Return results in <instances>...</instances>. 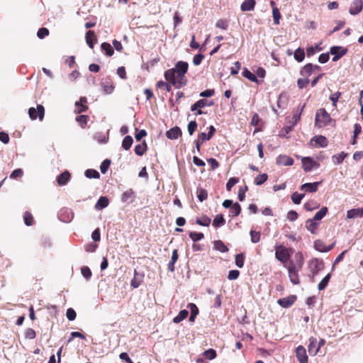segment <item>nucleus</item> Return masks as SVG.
Masks as SVG:
<instances>
[{
  "label": "nucleus",
  "mask_w": 363,
  "mask_h": 363,
  "mask_svg": "<svg viewBox=\"0 0 363 363\" xmlns=\"http://www.w3.org/2000/svg\"><path fill=\"white\" fill-rule=\"evenodd\" d=\"M296 262L291 261L287 267L288 274L291 282L293 284H298L300 283L298 277V272L301 269L303 264V258L301 253L298 252L295 255Z\"/></svg>",
  "instance_id": "nucleus-1"
},
{
  "label": "nucleus",
  "mask_w": 363,
  "mask_h": 363,
  "mask_svg": "<svg viewBox=\"0 0 363 363\" xmlns=\"http://www.w3.org/2000/svg\"><path fill=\"white\" fill-rule=\"evenodd\" d=\"M188 67L189 65L186 62L179 61L173 68L177 74V77L179 78V86H184L186 84L184 74L186 73Z\"/></svg>",
  "instance_id": "nucleus-2"
},
{
  "label": "nucleus",
  "mask_w": 363,
  "mask_h": 363,
  "mask_svg": "<svg viewBox=\"0 0 363 363\" xmlns=\"http://www.w3.org/2000/svg\"><path fill=\"white\" fill-rule=\"evenodd\" d=\"M331 121L330 114L324 109L320 108L315 114V125L318 128L325 126L329 124Z\"/></svg>",
  "instance_id": "nucleus-3"
},
{
  "label": "nucleus",
  "mask_w": 363,
  "mask_h": 363,
  "mask_svg": "<svg viewBox=\"0 0 363 363\" xmlns=\"http://www.w3.org/2000/svg\"><path fill=\"white\" fill-rule=\"evenodd\" d=\"M275 257L279 261L285 264L289 259L290 255L287 248L282 245H279L276 247ZM284 267L286 266L284 265Z\"/></svg>",
  "instance_id": "nucleus-4"
},
{
  "label": "nucleus",
  "mask_w": 363,
  "mask_h": 363,
  "mask_svg": "<svg viewBox=\"0 0 363 363\" xmlns=\"http://www.w3.org/2000/svg\"><path fill=\"white\" fill-rule=\"evenodd\" d=\"M28 115L31 120H35L38 117L40 121H43L45 115V109L42 105H38L35 108L31 107L28 109Z\"/></svg>",
  "instance_id": "nucleus-5"
},
{
  "label": "nucleus",
  "mask_w": 363,
  "mask_h": 363,
  "mask_svg": "<svg viewBox=\"0 0 363 363\" xmlns=\"http://www.w3.org/2000/svg\"><path fill=\"white\" fill-rule=\"evenodd\" d=\"M302 164L303 170L306 172H311L313 169H318L320 167V164L310 157H303L302 159Z\"/></svg>",
  "instance_id": "nucleus-6"
},
{
  "label": "nucleus",
  "mask_w": 363,
  "mask_h": 363,
  "mask_svg": "<svg viewBox=\"0 0 363 363\" xmlns=\"http://www.w3.org/2000/svg\"><path fill=\"white\" fill-rule=\"evenodd\" d=\"M177 75L174 69H169L164 72L165 79L171 82L176 88H180L182 86H179V78L176 79Z\"/></svg>",
  "instance_id": "nucleus-7"
},
{
  "label": "nucleus",
  "mask_w": 363,
  "mask_h": 363,
  "mask_svg": "<svg viewBox=\"0 0 363 363\" xmlns=\"http://www.w3.org/2000/svg\"><path fill=\"white\" fill-rule=\"evenodd\" d=\"M135 191L132 189H129L122 194L121 201L122 203H130L135 201Z\"/></svg>",
  "instance_id": "nucleus-8"
},
{
  "label": "nucleus",
  "mask_w": 363,
  "mask_h": 363,
  "mask_svg": "<svg viewBox=\"0 0 363 363\" xmlns=\"http://www.w3.org/2000/svg\"><path fill=\"white\" fill-rule=\"evenodd\" d=\"M311 271L313 276L316 275L320 270L323 269V262L322 260L313 259L310 263Z\"/></svg>",
  "instance_id": "nucleus-9"
},
{
  "label": "nucleus",
  "mask_w": 363,
  "mask_h": 363,
  "mask_svg": "<svg viewBox=\"0 0 363 363\" xmlns=\"http://www.w3.org/2000/svg\"><path fill=\"white\" fill-rule=\"evenodd\" d=\"M311 145L314 147H325L328 145V140L325 136H315L311 140Z\"/></svg>",
  "instance_id": "nucleus-10"
},
{
  "label": "nucleus",
  "mask_w": 363,
  "mask_h": 363,
  "mask_svg": "<svg viewBox=\"0 0 363 363\" xmlns=\"http://www.w3.org/2000/svg\"><path fill=\"white\" fill-rule=\"evenodd\" d=\"M363 8V1L362 0H354L352 2L349 12L351 15H357L358 14Z\"/></svg>",
  "instance_id": "nucleus-11"
},
{
  "label": "nucleus",
  "mask_w": 363,
  "mask_h": 363,
  "mask_svg": "<svg viewBox=\"0 0 363 363\" xmlns=\"http://www.w3.org/2000/svg\"><path fill=\"white\" fill-rule=\"evenodd\" d=\"M347 50L338 46H333L330 48V53L334 55L333 61L338 60L341 57L346 54Z\"/></svg>",
  "instance_id": "nucleus-12"
},
{
  "label": "nucleus",
  "mask_w": 363,
  "mask_h": 363,
  "mask_svg": "<svg viewBox=\"0 0 363 363\" xmlns=\"http://www.w3.org/2000/svg\"><path fill=\"white\" fill-rule=\"evenodd\" d=\"M334 247V244L326 246L325 244L320 240H317L314 242V248L320 252H327L331 250Z\"/></svg>",
  "instance_id": "nucleus-13"
},
{
  "label": "nucleus",
  "mask_w": 363,
  "mask_h": 363,
  "mask_svg": "<svg viewBox=\"0 0 363 363\" xmlns=\"http://www.w3.org/2000/svg\"><path fill=\"white\" fill-rule=\"evenodd\" d=\"M296 357L298 359L299 363H307L308 356L306 354V349L299 345L296 350Z\"/></svg>",
  "instance_id": "nucleus-14"
},
{
  "label": "nucleus",
  "mask_w": 363,
  "mask_h": 363,
  "mask_svg": "<svg viewBox=\"0 0 363 363\" xmlns=\"http://www.w3.org/2000/svg\"><path fill=\"white\" fill-rule=\"evenodd\" d=\"M296 299V297L294 295H291L286 298H279L277 301V303H279V305H280L283 308H288L294 303Z\"/></svg>",
  "instance_id": "nucleus-15"
},
{
  "label": "nucleus",
  "mask_w": 363,
  "mask_h": 363,
  "mask_svg": "<svg viewBox=\"0 0 363 363\" xmlns=\"http://www.w3.org/2000/svg\"><path fill=\"white\" fill-rule=\"evenodd\" d=\"M320 182L306 183L301 186L300 189L306 192H315Z\"/></svg>",
  "instance_id": "nucleus-16"
},
{
  "label": "nucleus",
  "mask_w": 363,
  "mask_h": 363,
  "mask_svg": "<svg viewBox=\"0 0 363 363\" xmlns=\"http://www.w3.org/2000/svg\"><path fill=\"white\" fill-rule=\"evenodd\" d=\"M317 345V340L314 337H311L309 339V345L308 347V352L311 355L315 356L318 352Z\"/></svg>",
  "instance_id": "nucleus-17"
},
{
  "label": "nucleus",
  "mask_w": 363,
  "mask_h": 363,
  "mask_svg": "<svg viewBox=\"0 0 363 363\" xmlns=\"http://www.w3.org/2000/svg\"><path fill=\"white\" fill-rule=\"evenodd\" d=\"M277 164L284 166H291L294 164V160L287 155H279L277 158Z\"/></svg>",
  "instance_id": "nucleus-18"
},
{
  "label": "nucleus",
  "mask_w": 363,
  "mask_h": 363,
  "mask_svg": "<svg viewBox=\"0 0 363 363\" xmlns=\"http://www.w3.org/2000/svg\"><path fill=\"white\" fill-rule=\"evenodd\" d=\"M144 275L143 274H139L136 270L134 272V277L131 280L130 285L134 289L139 287V286L142 284L143 281Z\"/></svg>",
  "instance_id": "nucleus-19"
},
{
  "label": "nucleus",
  "mask_w": 363,
  "mask_h": 363,
  "mask_svg": "<svg viewBox=\"0 0 363 363\" xmlns=\"http://www.w3.org/2000/svg\"><path fill=\"white\" fill-rule=\"evenodd\" d=\"M182 135V130L179 127H174L167 131L166 136L170 140H175Z\"/></svg>",
  "instance_id": "nucleus-20"
},
{
  "label": "nucleus",
  "mask_w": 363,
  "mask_h": 363,
  "mask_svg": "<svg viewBox=\"0 0 363 363\" xmlns=\"http://www.w3.org/2000/svg\"><path fill=\"white\" fill-rule=\"evenodd\" d=\"M86 103V99L85 97H81L79 101L75 103L76 106V112L77 113H80L84 112L87 110L88 107L84 105Z\"/></svg>",
  "instance_id": "nucleus-21"
},
{
  "label": "nucleus",
  "mask_w": 363,
  "mask_h": 363,
  "mask_svg": "<svg viewBox=\"0 0 363 363\" xmlns=\"http://www.w3.org/2000/svg\"><path fill=\"white\" fill-rule=\"evenodd\" d=\"M109 203V201L106 196H101L95 204V208L96 210H102L104 208L107 207Z\"/></svg>",
  "instance_id": "nucleus-22"
},
{
  "label": "nucleus",
  "mask_w": 363,
  "mask_h": 363,
  "mask_svg": "<svg viewBox=\"0 0 363 363\" xmlns=\"http://www.w3.org/2000/svg\"><path fill=\"white\" fill-rule=\"evenodd\" d=\"M255 6V0H245L241 4L240 9L242 11H250L254 10Z\"/></svg>",
  "instance_id": "nucleus-23"
},
{
  "label": "nucleus",
  "mask_w": 363,
  "mask_h": 363,
  "mask_svg": "<svg viewBox=\"0 0 363 363\" xmlns=\"http://www.w3.org/2000/svg\"><path fill=\"white\" fill-rule=\"evenodd\" d=\"M70 178V174L68 171H65L57 177V183L60 186L65 185Z\"/></svg>",
  "instance_id": "nucleus-24"
},
{
  "label": "nucleus",
  "mask_w": 363,
  "mask_h": 363,
  "mask_svg": "<svg viewBox=\"0 0 363 363\" xmlns=\"http://www.w3.org/2000/svg\"><path fill=\"white\" fill-rule=\"evenodd\" d=\"M318 225V223H317V220H314L313 218L308 219L306 222V229L313 234L315 233V229L317 228Z\"/></svg>",
  "instance_id": "nucleus-25"
},
{
  "label": "nucleus",
  "mask_w": 363,
  "mask_h": 363,
  "mask_svg": "<svg viewBox=\"0 0 363 363\" xmlns=\"http://www.w3.org/2000/svg\"><path fill=\"white\" fill-rule=\"evenodd\" d=\"M213 103L208 104L206 99H200L194 104L191 107V111H194L197 109H201L206 106H211Z\"/></svg>",
  "instance_id": "nucleus-26"
},
{
  "label": "nucleus",
  "mask_w": 363,
  "mask_h": 363,
  "mask_svg": "<svg viewBox=\"0 0 363 363\" xmlns=\"http://www.w3.org/2000/svg\"><path fill=\"white\" fill-rule=\"evenodd\" d=\"M304 107H305V104H303L302 106L299 105V106L298 107L296 113L294 115V116L291 118V121H290V123L292 124V125H295L298 123V121L300 120L301 115V113H302Z\"/></svg>",
  "instance_id": "nucleus-27"
},
{
  "label": "nucleus",
  "mask_w": 363,
  "mask_h": 363,
  "mask_svg": "<svg viewBox=\"0 0 363 363\" xmlns=\"http://www.w3.org/2000/svg\"><path fill=\"white\" fill-rule=\"evenodd\" d=\"M147 148V144L144 141L143 143L138 144L135 147V153L138 156H142L146 152Z\"/></svg>",
  "instance_id": "nucleus-28"
},
{
  "label": "nucleus",
  "mask_w": 363,
  "mask_h": 363,
  "mask_svg": "<svg viewBox=\"0 0 363 363\" xmlns=\"http://www.w3.org/2000/svg\"><path fill=\"white\" fill-rule=\"evenodd\" d=\"M225 223V220L222 214H218L215 216L213 220V225L215 228H219L224 225Z\"/></svg>",
  "instance_id": "nucleus-29"
},
{
  "label": "nucleus",
  "mask_w": 363,
  "mask_h": 363,
  "mask_svg": "<svg viewBox=\"0 0 363 363\" xmlns=\"http://www.w3.org/2000/svg\"><path fill=\"white\" fill-rule=\"evenodd\" d=\"M177 259H178L177 250H174L172 252L171 261L168 264V269L170 272H172L174 271V264Z\"/></svg>",
  "instance_id": "nucleus-30"
},
{
  "label": "nucleus",
  "mask_w": 363,
  "mask_h": 363,
  "mask_svg": "<svg viewBox=\"0 0 363 363\" xmlns=\"http://www.w3.org/2000/svg\"><path fill=\"white\" fill-rule=\"evenodd\" d=\"M347 156V154L345 153L344 152H342L341 153L337 154V155H334L332 157L333 162L335 164H340L343 162V160H345V158Z\"/></svg>",
  "instance_id": "nucleus-31"
},
{
  "label": "nucleus",
  "mask_w": 363,
  "mask_h": 363,
  "mask_svg": "<svg viewBox=\"0 0 363 363\" xmlns=\"http://www.w3.org/2000/svg\"><path fill=\"white\" fill-rule=\"evenodd\" d=\"M360 208H352L347 212V218L352 219L357 217H362L360 213Z\"/></svg>",
  "instance_id": "nucleus-32"
},
{
  "label": "nucleus",
  "mask_w": 363,
  "mask_h": 363,
  "mask_svg": "<svg viewBox=\"0 0 363 363\" xmlns=\"http://www.w3.org/2000/svg\"><path fill=\"white\" fill-rule=\"evenodd\" d=\"M211 219L206 216H203L202 217L198 218L196 220V224L202 226H208L211 224Z\"/></svg>",
  "instance_id": "nucleus-33"
},
{
  "label": "nucleus",
  "mask_w": 363,
  "mask_h": 363,
  "mask_svg": "<svg viewBox=\"0 0 363 363\" xmlns=\"http://www.w3.org/2000/svg\"><path fill=\"white\" fill-rule=\"evenodd\" d=\"M188 314H189V312L187 310H185V309L182 310L179 313V314L176 317H174V318L173 319V322L175 323H180L181 321L184 320L188 316Z\"/></svg>",
  "instance_id": "nucleus-34"
},
{
  "label": "nucleus",
  "mask_w": 363,
  "mask_h": 363,
  "mask_svg": "<svg viewBox=\"0 0 363 363\" xmlns=\"http://www.w3.org/2000/svg\"><path fill=\"white\" fill-rule=\"evenodd\" d=\"M133 143V138L130 135H126L122 142V147L124 150H128Z\"/></svg>",
  "instance_id": "nucleus-35"
},
{
  "label": "nucleus",
  "mask_w": 363,
  "mask_h": 363,
  "mask_svg": "<svg viewBox=\"0 0 363 363\" xmlns=\"http://www.w3.org/2000/svg\"><path fill=\"white\" fill-rule=\"evenodd\" d=\"M214 248L221 252H226L228 251V247L221 240H216L214 242Z\"/></svg>",
  "instance_id": "nucleus-36"
},
{
  "label": "nucleus",
  "mask_w": 363,
  "mask_h": 363,
  "mask_svg": "<svg viewBox=\"0 0 363 363\" xmlns=\"http://www.w3.org/2000/svg\"><path fill=\"white\" fill-rule=\"evenodd\" d=\"M313 65L311 63L306 65L301 71L302 76L308 77L310 76L313 72Z\"/></svg>",
  "instance_id": "nucleus-37"
},
{
  "label": "nucleus",
  "mask_w": 363,
  "mask_h": 363,
  "mask_svg": "<svg viewBox=\"0 0 363 363\" xmlns=\"http://www.w3.org/2000/svg\"><path fill=\"white\" fill-rule=\"evenodd\" d=\"M242 75L250 81L252 82H257V77L252 73L250 70H248L247 68H245L242 72Z\"/></svg>",
  "instance_id": "nucleus-38"
},
{
  "label": "nucleus",
  "mask_w": 363,
  "mask_h": 363,
  "mask_svg": "<svg viewBox=\"0 0 363 363\" xmlns=\"http://www.w3.org/2000/svg\"><path fill=\"white\" fill-rule=\"evenodd\" d=\"M94 37H95V34H94V31L89 30L88 32H86V42L87 45H89V47L90 48H94V43H93V39L92 38H94Z\"/></svg>",
  "instance_id": "nucleus-39"
},
{
  "label": "nucleus",
  "mask_w": 363,
  "mask_h": 363,
  "mask_svg": "<svg viewBox=\"0 0 363 363\" xmlns=\"http://www.w3.org/2000/svg\"><path fill=\"white\" fill-rule=\"evenodd\" d=\"M294 57L296 60L298 62H302L304 60L305 57V52L303 49L302 48H298L295 50Z\"/></svg>",
  "instance_id": "nucleus-40"
},
{
  "label": "nucleus",
  "mask_w": 363,
  "mask_h": 363,
  "mask_svg": "<svg viewBox=\"0 0 363 363\" xmlns=\"http://www.w3.org/2000/svg\"><path fill=\"white\" fill-rule=\"evenodd\" d=\"M101 50H104L106 55L111 56L113 55V49L111 45L108 43H103L101 45Z\"/></svg>",
  "instance_id": "nucleus-41"
},
{
  "label": "nucleus",
  "mask_w": 363,
  "mask_h": 363,
  "mask_svg": "<svg viewBox=\"0 0 363 363\" xmlns=\"http://www.w3.org/2000/svg\"><path fill=\"white\" fill-rule=\"evenodd\" d=\"M328 212V208L324 206L320 208V211H318L313 218L315 220H321L327 213Z\"/></svg>",
  "instance_id": "nucleus-42"
},
{
  "label": "nucleus",
  "mask_w": 363,
  "mask_h": 363,
  "mask_svg": "<svg viewBox=\"0 0 363 363\" xmlns=\"http://www.w3.org/2000/svg\"><path fill=\"white\" fill-rule=\"evenodd\" d=\"M85 176L87 177V178H89V179H98L100 177V174L99 173L95 170V169H88L85 171Z\"/></svg>",
  "instance_id": "nucleus-43"
},
{
  "label": "nucleus",
  "mask_w": 363,
  "mask_h": 363,
  "mask_svg": "<svg viewBox=\"0 0 363 363\" xmlns=\"http://www.w3.org/2000/svg\"><path fill=\"white\" fill-rule=\"evenodd\" d=\"M330 274H328L318 284V290L320 291H322L323 289H325V287L327 286L329 281H330Z\"/></svg>",
  "instance_id": "nucleus-44"
},
{
  "label": "nucleus",
  "mask_w": 363,
  "mask_h": 363,
  "mask_svg": "<svg viewBox=\"0 0 363 363\" xmlns=\"http://www.w3.org/2000/svg\"><path fill=\"white\" fill-rule=\"evenodd\" d=\"M267 178L268 176L267 174H259L255 179V184L258 186L262 185L267 181Z\"/></svg>",
  "instance_id": "nucleus-45"
},
{
  "label": "nucleus",
  "mask_w": 363,
  "mask_h": 363,
  "mask_svg": "<svg viewBox=\"0 0 363 363\" xmlns=\"http://www.w3.org/2000/svg\"><path fill=\"white\" fill-rule=\"evenodd\" d=\"M304 196H305L304 194H298L297 192H294L291 195V200L293 201V202L295 204H300L301 202V200L303 199Z\"/></svg>",
  "instance_id": "nucleus-46"
},
{
  "label": "nucleus",
  "mask_w": 363,
  "mask_h": 363,
  "mask_svg": "<svg viewBox=\"0 0 363 363\" xmlns=\"http://www.w3.org/2000/svg\"><path fill=\"white\" fill-rule=\"evenodd\" d=\"M272 15L274 18V23L275 25L279 24V20L281 18V13L279 12V10L277 7H274L272 9Z\"/></svg>",
  "instance_id": "nucleus-47"
},
{
  "label": "nucleus",
  "mask_w": 363,
  "mask_h": 363,
  "mask_svg": "<svg viewBox=\"0 0 363 363\" xmlns=\"http://www.w3.org/2000/svg\"><path fill=\"white\" fill-rule=\"evenodd\" d=\"M233 216H238L241 212V206L238 203H235L230 211Z\"/></svg>",
  "instance_id": "nucleus-48"
},
{
  "label": "nucleus",
  "mask_w": 363,
  "mask_h": 363,
  "mask_svg": "<svg viewBox=\"0 0 363 363\" xmlns=\"http://www.w3.org/2000/svg\"><path fill=\"white\" fill-rule=\"evenodd\" d=\"M208 193L206 189H197V198L199 201L203 202L204 200L207 199Z\"/></svg>",
  "instance_id": "nucleus-49"
},
{
  "label": "nucleus",
  "mask_w": 363,
  "mask_h": 363,
  "mask_svg": "<svg viewBox=\"0 0 363 363\" xmlns=\"http://www.w3.org/2000/svg\"><path fill=\"white\" fill-rule=\"evenodd\" d=\"M203 355L210 359L212 360L216 358V352L213 349H208L203 352Z\"/></svg>",
  "instance_id": "nucleus-50"
},
{
  "label": "nucleus",
  "mask_w": 363,
  "mask_h": 363,
  "mask_svg": "<svg viewBox=\"0 0 363 363\" xmlns=\"http://www.w3.org/2000/svg\"><path fill=\"white\" fill-rule=\"evenodd\" d=\"M251 242L253 243H257L260 240V233L255 230H251L250 233Z\"/></svg>",
  "instance_id": "nucleus-51"
},
{
  "label": "nucleus",
  "mask_w": 363,
  "mask_h": 363,
  "mask_svg": "<svg viewBox=\"0 0 363 363\" xmlns=\"http://www.w3.org/2000/svg\"><path fill=\"white\" fill-rule=\"evenodd\" d=\"M189 237L194 242H196L203 239L204 235L202 233L191 232Z\"/></svg>",
  "instance_id": "nucleus-52"
},
{
  "label": "nucleus",
  "mask_w": 363,
  "mask_h": 363,
  "mask_svg": "<svg viewBox=\"0 0 363 363\" xmlns=\"http://www.w3.org/2000/svg\"><path fill=\"white\" fill-rule=\"evenodd\" d=\"M197 123L195 121H191L189 123L187 129L190 135H192L197 128Z\"/></svg>",
  "instance_id": "nucleus-53"
},
{
  "label": "nucleus",
  "mask_w": 363,
  "mask_h": 363,
  "mask_svg": "<svg viewBox=\"0 0 363 363\" xmlns=\"http://www.w3.org/2000/svg\"><path fill=\"white\" fill-rule=\"evenodd\" d=\"M235 264L239 268H242L244 265V256L243 254H238L235 256Z\"/></svg>",
  "instance_id": "nucleus-54"
},
{
  "label": "nucleus",
  "mask_w": 363,
  "mask_h": 363,
  "mask_svg": "<svg viewBox=\"0 0 363 363\" xmlns=\"http://www.w3.org/2000/svg\"><path fill=\"white\" fill-rule=\"evenodd\" d=\"M340 96H341V92H340V91H336L334 94L330 95V99L333 102V106L334 107L337 106V102L339 98L340 97Z\"/></svg>",
  "instance_id": "nucleus-55"
},
{
  "label": "nucleus",
  "mask_w": 363,
  "mask_h": 363,
  "mask_svg": "<svg viewBox=\"0 0 363 363\" xmlns=\"http://www.w3.org/2000/svg\"><path fill=\"white\" fill-rule=\"evenodd\" d=\"M81 272H82V276L86 279H89L91 278V274H92L90 269L88 267H82Z\"/></svg>",
  "instance_id": "nucleus-56"
},
{
  "label": "nucleus",
  "mask_w": 363,
  "mask_h": 363,
  "mask_svg": "<svg viewBox=\"0 0 363 363\" xmlns=\"http://www.w3.org/2000/svg\"><path fill=\"white\" fill-rule=\"evenodd\" d=\"M304 208L306 211H311L318 208V204L315 201H308L304 204Z\"/></svg>",
  "instance_id": "nucleus-57"
},
{
  "label": "nucleus",
  "mask_w": 363,
  "mask_h": 363,
  "mask_svg": "<svg viewBox=\"0 0 363 363\" xmlns=\"http://www.w3.org/2000/svg\"><path fill=\"white\" fill-rule=\"evenodd\" d=\"M238 179L236 177L230 178L226 184V189L230 191L233 186H234L238 182Z\"/></svg>",
  "instance_id": "nucleus-58"
},
{
  "label": "nucleus",
  "mask_w": 363,
  "mask_h": 363,
  "mask_svg": "<svg viewBox=\"0 0 363 363\" xmlns=\"http://www.w3.org/2000/svg\"><path fill=\"white\" fill-rule=\"evenodd\" d=\"M76 312L73 308H69L67 310L66 316L69 320H74L76 318Z\"/></svg>",
  "instance_id": "nucleus-59"
},
{
  "label": "nucleus",
  "mask_w": 363,
  "mask_h": 363,
  "mask_svg": "<svg viewBox=\"0 0 363 363\" xmlns=\"http://www.w3.org/2000/svg\"><path fill=\"white\" fill-rule=\"evenodd\" d=\"M157 88H160V89H164L167 91H170L171 89H172V86L169 84H168L165 82H163V81L157 82Z\"/></svg>",
  "instance_id": "nucleus-60"
},
{
  "label": "nucleus",
  "mask_w": 363,
  "mask_h": 363,
  "mask_svg": "<svg viewBox=\"0 0 363 363\" xmlns=\"http://www.w3.org/2000/svg\"><path fill=\"white\" fill-rule=\"evenodd\" d=\"M49 35V30L46 28H41L38 30L37 36L40 39L44 38L45 36Z\"/></svg>",
  "instance_id": "nucleus-61"
},
{
  "label": "nucleus",
  "mask_w": 363,
  "mask_h": 363,
  "mask_svg": "<svg viewBox=\"0 0 363 363\" xmlns=\"http://www.w3.org/2000/svg\"><path fill=\"white\" fill-rule=\"evenodd\" d=\"M36 336L35 331L32 328H28L25 332V337L27 339H34Z\"/></svg>",
  "instance_id": "nucleus-62"
},
{
  "label": "nucleus",
  "mask_w": 363,
  "mask_h": 363,
  "mask_svg": "<svg viewBox=\"0 0 363 363\" xmlns=\"http://www.w3.org/2000/svg\"><path fill=\"white\" fill-rule=\"evenodd\" d=\"M104 91L106 94H111L113 91V86L110 84L108 82H104L102 84Z\"/></svg>",
  "instance_id": "nucleus-63"
},
{
  "label": "nucleus",
  "mask_w": 363,
  "mask_h": 363,
  "mask_svg": "<svg viewBox=\"0 0 363 363\" xmlns=\"http://www.w3.org/2000/svg\"><path fill=\"white\" fill-rule=\"evenodd\" d=\"M111 164V161L109 160H105L100 166V170L102 174H105Z\"/></svg>",
  "instance_id": "nucleus-64"
}]
</instances>
